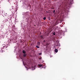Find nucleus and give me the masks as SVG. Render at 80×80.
<instances>
[{
	"instance_id": "1",
	"label": "nucleus",
	"mask_w": 80,
	"mask_h": 80,
	"mask_svg": "<svg viewBox=\"0 0 80 80\" xmlns=\"http://www.w3.org/2000/svg\"><path fill=\"white\" fill-rule=\"evenodd\" d=\"M55 45L56 46H60V43L58 42H56L55 43Z\"/></svg>"
},
{
	"instance_id": "2",
	"label": "nucleus",
	"mask_w": 80,
	"mask_h": 80,
	"mask_svg": "<svg viewBox=\"0 0 80 80\" xmlns=\"http://www.w3.org/2000/svg\"><path fill=\"white\" fill-rule=\"evenodd\" d=\"M25 15H29V12H27L25 13Z\"/></svg>"
},
{
	"instance_id": "3",
	"label": "nucleus",
	"mask_w": 80,
	"mask_h": 80,
	"mask_svg": "<svg viewBox=\"0 0 80 80\" xmlns=\"http://www.w3.org/2000/svg\"><path fill=\"white\" fill-rule=\"evenodd\" d=\"M44 38H43V36L42 35L40 36V39H43Z\"/></svg>"
},
{
	"instance_id": "4",
	"label": "nucleus",
	"mask_w": 80,
	"mask_h": 80,
	"mask_svg": "<svg viewBox=\"0 0 80 80\" xmlns=\"http://www.w3.org/2000/svg\"><path fill=\"white\" fill-rule=\"evenodd\" d=\"M43 65H40V64H39L38 65V67H42Z\"/></svg>"
},
{
	"instance_id": "5",
	"label": "nucleus",
	"mask_w": 80,
	"mask_h": 80,
	"mask_svg": "<svg viewBox=\"0 0 80 80\" xmlns=\"http://www.w3.org/2000/svg\"><path fill=\"white\" fill-rule=\"evenodd\" d=\"M40 44V42H37L38 45L39 46Z\"/></svg>"
},
{
	"instance_id": "6",
	"label": "nucleus",
	"mask_w": 80,
	"mask_h": 80,
	"mask_svg": "<svg viewBox=\"0 0 80 80\" xmlns=\"http://www.w3.org/2000/svg\"><path fill=\"white\" fill-rule=\"evenodd\" d=\"M55 52L56 53H57V52H58V50H57V49H55Z\"/></svg>"
},
{
	"instance_id": "7",
	"label": "nucleus",
	"mask_w": 80,
	"mask_h": 80,
	"mask_svg": "<svg viewBox=\"0 0 80 80\" xmlns=\"http://www.w3.org/2000/svg\"><path fill=\"white\" fill-rule=\"evenodd\" d=\"M22 53H26V52H25V50H23L22 51Z\"/></svg>"
},
{
	"instance_id": "8",
	"label": "nucleus",
	"mask_w": 80,
	"mask_h": 80,
	"mask_svg": "<svg viewBox=\"0 0 80 80\" xmlns=\"http://www.w3.org/2000/svg\"><path fill=\"white\" fill-rule=\"evenodd\" d=\"M23 56L24 57H26V56H27V55L26 54H24Z\"/></svg>"
},
{
	"instance_id": "9",
	"label": "nucleus",
	"mask_w": 80,
	"mask_h": 80,
	"mask_svg": "<svg viewBox=\"0 0 80 80\" xmlns=\"http://www.w3.org/2000/svg\"><path fill=\"white\" fill-rule=\"evenodd\" d=\"M55 38H56L55 37L53 38V39H52V40H55Z\"/></svg>"
},
{
	"instance_id": "10",
	"label": "nucleus",
	"mask_w": 80,
	"mask_h": 80,
	"mask_svg": "<svg viewBox=\"0 0 80 80\" xmlns=\"http://www.w3.org/2000/svg\"><path fill=\"white\" fill-rule=\"evenodd\" d=\"M36 47L37 48H40V47L39 46H36Z\"/></svg>"
},
{
	"instance_id": "11",
	"label": "nucleus",
	"mask_w": 80,
	"mask_h": 80,
	"mask_svg": "<svg viewBox=\"0 0 80 80\" xmlns=\"http://www.w3.org/2000/svg\"><path fill=\"white\" fill-rule=\"evenodd\" d=\"M46 17H44L43 19L45 20H46Z\"/></svg>"
},
{
	"instance_id": "12",
	"label": "nucleus",
	"mask_w": 80,
	"mask_h": 80,
	"mask_svg": "<svg viewBox=\"0 0 80 80\" xmlns=\"http://www.w3.org/2000/svg\"><path fill=\"white\" fill-rule=\"evenodd\" d=\"M52 34H53L54 35H55V32H53Z\"/></svg>"
},
{
	"instance_id": "13",
	"label": "nucleus",
	"mask_w": 80,
	"mask_h": 80,
	"mask_svg": "<svg viewBox=\"0 0 80 80\" xmlns=\"http://www.w3.org/2000/svg\"><path fill=\"white\" fill-rule=\"evenodd\" d=\"M23 64L24 65H26V64H24V62L23 61Z\"/></svg>"
},
{
	"instance_id": "14",
	"label": "nucleus",
	"mask_w": 80,
	"mask_h": 80,
	"mask_svg": "<svg viewBox=\"0 0 80 80\" xmlns=\"http://www.w3.org/2000/svg\"><path fill=\"white\" fill-rule=\"evenodd\" d=\"M73 0H70L71 2H72Z\"/></svg>"
},
{
	"instance_id": "15",
	"label": "nucleus",
	"mask_w": 80,
	"mask_h": 80,
	"mask_svg": "<svg viewBox=\"0 0 80 80\" xmlns=\"http://www.w3.org/2000/svg\"><path fill=\"white\" fill-rule=\"evenodd\" d=\"M55 11L54 10L53 11V13H55Z\"/></svg>"
},
{
	"instance_id": "16",
	"label": "nucleus",
	"mask_w": 80,
	"mask_h": 80,
	"mask_svg": "<svg viewBox=\"0 0 80 80\" xmlns=\"http://www.w3.org/2000/svg\"><path fill=\"white\" fill-rule=\"evenodd\" d=\"M39 54L40 55H42V53H39Z\"/></svg>"
},
{
	"instance_id": "17",
	"label": "nucleus",
	"mask_w": 80,
	"mask_h": 80,
	"mask_svg": "<svg viewBox=\"0 0 80 80\" xmlns=\"http://www.w3.org/2000/svg\"><path fill=\"white\" fill-rule=\"evenodd\" d=\"M47 13H48V11H46Z\"/></svg>"
},
{
	"instance_id": "18",
	"label": "nucleus",
	"mask_w": 80,
	"mask_h": 80,
	"mask_svg": "<svg viewBox=\"0 0 80 80\" xmlns=\"http://www.w3.org/2000/svg\"><path fill=\"white\" fill-rule=\"evenodd\" d=\"M50 58H52V56H50Z\"/></svg>"
},
{
	"instance_id": "19",
	"label": "nucleus",
	"mask_w": 80,
	"mask_h": 80,
	"mask_svg": "<svg viewBox=\"0 0 80 80\" xmlns=\"http://www.w3.org/2000/svg\"><path fill=\"white\" fill-rule=\"evenodd\" d=\"M44 42H45V41H44Z\"/></svg>"
}]
</instances>
